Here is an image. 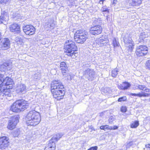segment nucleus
I'll use <instances>...</instances> for the list:
<instances>
[{"label":"nucleus","mask_w":150,"mask_h":150,"mask_svg":"<svg viewBox=\"0 0 150 150\" xmlns=\"http://www.w3.org/2000/svg\"><path fill=\"white\" fill-rule=\"evenodd\" d=\"M51 91L53 97L58 100L63 98L64 91V87L59 81H54L52 82L51 85Z\"/></svg>","instance_id":"obj_1"},{"label":"nucleus","mask_w":150,"mask_h":150,"mask_svg":"<svg viewBox=\"0 0 150 150\" xmlns=\"http://www.w3.org/2000/svg\"><path fill=\"white\" fill-rule=\"evenodd\" d=\"M26 123L28 126H35L38 124L41 120L39 113L35 110L30 111L26 118Z\"/></svg>","instance_id":"obj_2"},{"label":"nucleus","mask_w":150,"mask_h":150,"mask_svg":"<svg viewBox=\"0 0 150 150\" xmlns=\"http://www.w3.org/2000/svg\"><path fill=\"white\" fill-rule=\"evenodd\" d=\"M64 52L68 56L74 58L76 57L75 52L77 51V47L75 43L71 40H68L64 44Z\"/></svg>","instance_id":"obj_3"},{"label":"nucleus","mask_w":150,"mask_h":150,"mask_svg":"<svg viewBox=\"0 0 150 150\" xmlns=\"http://www.w3.org/2000/svg\"><path fill=\"white\" fill-rule=\"evenodd\" d=\"M29 104L27 102L23 99L16 100L11 106V110L13 112H19L27 109Z\"/></svg>","instance_id":"obj_4"},{"label":"nucleus","mask_w":150,"mask_h":150,"mask_svg":"<svg viewBox=\"0 0 150 150\" xmlns=\"http://www.w3.org/2000/svg\"><path fill=\"white\" fill-rule=\"evenodd\" d=\"M12 79L7 77H5L3 74H0V91L5 95H8L7 88L5 86L11 84Z\"/></svg>","instance_id":"obj_5"},{"label":"nucleus","mask_w":150,"mask_h":150,"mask_svg":"<svg viewBox=\"0 0 150 150\" xmlns=\"http://www.w3.org/2000/svg\"><path fill=\"white\" fill-rule=\"evenodd\" d=\"M88 33L82 30H77L74 34V39L79 43H83L88 38Z\"/></svg>","instance_id":"obj_6"},{"label":"nucleus","mask_w":150,"mask_h":150,"mask_svg":"<svg viewBox=\"0 0 150 150\" xmlns=\"http://www.w3.org/2000/svg\"><path fill=\"white\" fill-rule=\"evenodd\" d=\"M123 40L126 46V49L131 52L134 48V42L131 38L127 34L123 37Z\"/></svg>","instance_id":"obj_7"},{"label":"nucleus","mask_w":150,"mask_h":150,"mask_svg":"<svg viewBox=\"0 0 150 150\" xmlns=\"http://www.w3.org/2000/svg\"><path fill=\"white\" fill-rule=\"evenodd\" d=\"M148 51V48L147 47L141 45L137 47L135 53L138 57L143 56L147 54Z\"/></svg>","instance_id":"obj_8"},{"label":"nucleus","mask_w":150,"mask_h":150,"mask_svg":"<svg viewBox=\"0 0 150 150\" xmlns=\"http://www.w3.org/2000/svg\"><path fill=\"white\" fill-rule=\"evenodd\" d=\"M95 72L93 70L87 68L83 72V77L89 80H92L95 76Z\"/></svg>","instance_id":"obj_9"},{"label":"nucleus","mask_w":150,"mask_h":150,"mask_svg":"<svg viewBox=\"0 0 150 150\" xmlns=\"http://www.w3.org/2000/svg\"><path fill=\"white\" fill-rule=\"evenodd\" d=\"M19 117L18 116H14L12 118L11 120L9 121V123L8 126V128L12 130L15 127L17 123L19 122Z\"/></svg>","instance_id":"obj_10"},{"label":"nucleus","mask_w":150,"mask_h":150,"mask_svg":"<svg viewBox=\"0 0 150 150\" xmlns=\"http://www.w3.org/2000/svg\"><path fill=\"white\" fill-rule=\"evenodd\" d=\"M23 30L26 35H31L35 33V28L31 25H27L23 26Z\"/></svg>","instance_id":"obj_11"},{"label":"nucleus","mask_w":150,"mask_h":150,"mask_svg":"<svg viewBox=\"0 0 150 150\" xmlns=\"http://www.w3.org/2000/svg\"><path fill=\"white\" fill-rule=\"evenodd\" d=\"M102 31V28L99 25L92 27L90 30V33L94 35H97L100 34Z\"/></svg>","instance_id":"obj_12"},{"label":"nucleus","mask_w":150,"mask_h":150,"mask_svg":"<svg viewBox=\"0 0 150 150\" xmlns=\"http://www.w3.org/2000/svg\"><path fill=\"white\" fill-rule=\"evenodd\" d=\"M10 42L9 40L7 38H4L2 40L0 45L2 50H6L10 47Z\"/></svg>","instance_id":"obj_13"},{"label":"nucleus","mask_w":150,"mask_h":150,"mask_svg":"<svg viewBox=\"0 0 150 150\" xmlns=\"http://www.w3.org/2000/svg\"><path fill=\"white\" fill-rule=\"evenodd\" d=\"M12 68V63L10 61H7L4 63L0 66V71H5L10 70Z\"/></svg>","instance_id":"obj_14"},{"label":"nucleus","mask_w":150,"mask_h":150,"mask_svg":"<svg viewBox=\"0 0 150 150\" xmlns=\"http://www.w3.org/2000/svg\"><path fill=\"white\" fill-rule=\"evenodd\" d=\"M8 138L6 137H2L0 138V149H4L8 146L9 142Z\"/></svg>","instance_id":"obj_15"},{"label":"nucleus","mask_w":150,"mask_h":150,"mask_svg":"<svg viewBox=\"0 0 150 150\" xmlns=\"http://www.w3.org/2000/svg\"><path fill=\"white\" fill-rule=\"evenodd\" d=\"M10 31L15 33L19 34L21 32L20 27L16 23L11 25L9 27Z\"/></svg>","instance_id":"obj_16"},{"label":"nucleus","mask_w":150,"mask_h":150,"mask_svg":"<svg viewBox=\"0 0 150 150\" xmlns=\"http://www.w3.org/2000/svg\"><path fill=\"white\" fill-rule=\"evenodd\" d=\"M8 13L5 11H2L1 16H0V24L3 23L5 24L6 22L8 20Z\"/></svg>","instance_id":"obj_17"},{"label":"nucleus","mask_w":150,"mask_h":150,"mask_svg":"<svg viewBox=\"0 0 150 150\" xmlns=\"http://www.w3.org/2000/svg\"><path fill=\"white\" fill-rule=\"evenodd\" d=\"M59 68L63 76L66 74V73L68 72V67L64 62H62L60 63Z\"/></svg>","instance_id":"obj_18"},{"label":"nucleus","mask_w":150,"mask_h":150,"mask_svg":"<svg viewBox=\"0 0 150 150\" xmlns=\"http://www.w3.org/2000/svg\"><path fill=\"white\" fill-rule=\"evenodd\" d=\"M52 22V21L51 19L45 21L44 27L47 30H49V29H52L54 28V25Z\"/></svg>","instance_id":"obj_19"},{"label":"nucleus","mask_w":150,"mask_h":150,"mask_svg":"<svg viewBox=\"0 0 150 150\" xmlns=\"http://www.w3.org/2000/svg\"><path fill=\"white\" fill-rule=\"evenodd\" d=\"M130 86L131 85L129 83L125 82L122 83L120 85H119L118 87L119 89L125 90L128 89L130 87Z\"/></svg>","instance_id":"obj_20"},{"label":"nucleus","mask_w":150,"mask_h":150,"mask_svg":"<svg viewBox=\"0 0 150 150\" xmlns=\"http://www.w3.org/2000/svg\"><path fill=\"white\" fill-rule=\"evenodd\" d=\"M63 134L61 133L56 134L54 135L50 140V143L57 141L63 136Z\"/></svg>","instance_id":"obj_21"},{"label":"nucleus","mask_w":150,"mask_h":150,"mask_svg":"<svg viewBox=\"0 0 150 150\" xmlns=\"http://www.w3.org/2000/svg\"><path fill=\"white\" fill-rule=\"evenodd\" d=\"M55 145L54 142L50 143V140L49 142L48 145L45 148L44 150H55Z\"/></svg>","instance_id":"obj_22"},{"label":"nucleus","mask_w":150,"mask_h":150,"mask_svg":"<svg viewBox=\"0 0 150 150\" xmlns=\"http://www.w3.org/2000/svg\"><path fill=\"white\" fill-rule=\"evenodd\" d=\"M142 0H129V5L132 6H138L141 4Z\"/></svg>","instance_id":"obj_23"},{"label":"nucleus","mask_w":150,"mask_h":150,"mask_svg":"<svg viewBox=\"0 0 150 150\" xmlns=\"http://www.w3.org/2000/svg\"><path fill=\"white\" fill-rule=\"evenodd\" d=\"M26 89V86L25 85L23 84H20L18 87L17 91L18 93H23L25 91Z\"/></svg>","instance_id":"obj_24"},{"label":"nucleus","mask_w":150,"mask_h":150,"mask_svg":"<svg viewBox=\"0 0 150 150\" xmlns=\"http://www.w3.org/2000/svg\"><path fill=\"white\" fill-rule=\"evenodd\" d=\"M100 129H101L103 130L104 131L108 130L109 129H112V127L108 125H106L100 126Z\"/></svg>","instance_id":"obj_25"},{"label":"nucleus","mask_w":150,"mask_h":150,"mask_svg":"<svg viewBox=\"0 0 150 150\" xmlns=\"http://www.w3.org/2000/svg\"><path fill=\"white\" fill-rule=\"evenodd\" d=\"M139 122L138 121H135L131 124L130 127L132 128H136L139 125Z\"/></svg>","instance_id":"obj_26"},{"label":"nucleus","mask_w":150,"mask_h":150,"mask_svg":"<svg viewBox=\"0 0 150 150\" xmlns=\"http://www.w3.org/2000/svg\"><path fill=\"white\" fill-rule=\"evenodd\" d=\"M15 41L18 44H21L23 42V40L21 37H17L15 38Z\"/></svg>","instance_id":"obj_27"},{"label":"nucleus","mask_w":150,"mask_h":150,"mask_svg":"<svg viewBox=\"0 0 150 150\" xmlns=\"http://www.w3.org/2000/svg\"><path fill=\"white\" fill-rule=\"evenodd\" d=\"M112 44L114 47L119 46V44L115 38H114L112 40Z\"/></svg>","instance_id":"obj_28"},{"label":"nucleus","mask_w":150,"mask_h":150,"mask_svg":"<svg viewBox=\"0 0 150 150\" xmlns=\"http://www.w3.org/2000/svg\"><path fill=\"white\" fill-rule=\"evenodd\" d=\"M118 71L116 69L112 70V76L114 77H116L118 74Z\"/></svg>","instance_id":"obj_29"},{"label":"nucleus","mask_w":150,"mask_h":150,"mask_svg":"<svg viewBox=\"0 0 150 150\" xmlns=\"http://www.w3.org/2000/svg\"><path fill=\"white\" fill-rule=\"evenodd\" d=\"M105 40L102 38H99L96 41V42L98 44H104L105 42Z\"/></svg>","instance_id":"obj_30"},{"label":"nucleus","mask_w":150,"mask_h":150,"mask_svg":"<svg viewBox=\"0 0 150 150\" xmlns=\"http://www.w3.org/2000/svg\"><path fill=\"white\" fill-rule=\"evenodd\" d=\"M9 0H0V6L4 5L7 4Z\"/></svg>","instance_id":"obj_31"},{"label":"nucleus","mask_w":150,"mask_h":150,"mask_svg":"<svg viewBox=\"0 0 150 150\" xmlns=\"http://www.w3.org/2000/svg\"><path fill=\"white\" fill-rule=\"evenodd\" d=\"M34 79L35 81L39 79L40 78V75L39 73H37L33 76Z\"/></svg>","instance_id":"obj_32"},{"label":"nucleus","mask_w":150,"mask_h":150,"mask_svg":"<svg viewBox=\"0 0 150 150\" xmlns=\"http://www.w3.org/2000/svg\"><path fill=\"white\" fill-rule=\"evenodd\" d=\"M127 99V98L126 96H123L119 98L118 99V101L120 102L124 101H126Z\"/></svg>","instance_id":"obj_33"},{"label":"nucleus","mask_w":150,"mask_h":150,"mask_svg":"<svg viewBox=\"0 0 150 150\" xmlns=\"http://www.w3.org/2000/svg\"><path fill=\"white\" fill-rule=\"evenodd\" d=\"M146 69L150 70V59L146 62Z\"/></svg>","instance_id":"obj_34"},{"label":"nucleus","mask_w":150,"mask_h":150,"mask_svg":"<svg viewBox=\"0 0 150 150\" xmlns=\"http://www.w3.org/2000/svg\"><path fill=\"white\" fill-rule=\"evenodd\" d=\"M137 89H138L140 90H144V88H146V86L145 85H139L137 86Z\"/></svg>","instance_id":"obj_35"},{"label":"nucleus","mask_w":150,"mask_h":150,"mask_svg":"<svg viewBox=\"0 0 150 150\" xmlns=\"http://www.w3.org/2000/svg\"><path fill=\"white\" fill-rule=\"evenodd\" d=\"M127 111V108L126 106H122L121 108V111L123 112H125Z\"/></svg>","instance_id":"obj_36"},{"label":"nucleus","mask_w":150,"mask_h":150,"mask_svg":"<svg viewBox=\"0 0 150 150\" xmlns=\"http://www.w3.org/2000/svg\"><path fill=\"white\" fill-rule=\"evenodd\" d=\"M133 143L132 142H130L127 143L126 145L127 148H129L130 146H132L133 144Z\"/></svg>","instance_id":"obj_37"},{"label":"nucleus","mask_w":150,"mask_h":150,"mask_svg":"<svg viewBox=\"0 0 150 150\" xmlns=\"http://www.w3.org/2000/svg\"><path fill=\"white\" fill-rule=\"evenodd\" d=\"M101 10L103 12H107L108 13L109 12V9L105 7H103L102 8Z\"/></svg>","instance_id":"obj_38"},{"label":"nucleus","mask_w":150,"mask_h":150,"mask_svg":"<svg viewBox=\"0 0 150 150\" xmlns=\"http://www.w3.org/2000/svg\"><path fill=\"white\" fill-rule=\"evenodd\" d=\"M150 95V94L142 92V96L143 97H148Z\"/></svg>","instance_id":"obj_39"},{"label":"nucleus","mask_w":150,"mask_h":150,"mask_svg":"<svg viewBox=\"0 0 150 150\" xmlns=\"http://www.w3.org/2000/svg\"><path fill=\"white\" fill-rule=\"evenodd\" d=\"M69 2L71 5H74L75 4V1L76 0H67Z\"/></svg>","instance_id":"obj_40"},{"label":"nucleus","mask_w":150,"mask_h":150,"mask_svg":"<svg viewBox=\"0 0 150 150\" xmlns=\"http://www.w3.org/2000/svg\"><path fill=\"white\" fill-rule=\"evenodd\" d=\"M98 149L97 146H94L90 148L88 150H97Z\"/></svg>","instance_id":"obj_41"},{"label":"nucleus","mask_w":150,"mask_h":150,"mask_svg":"<svg viewBox=\"0 0 150 150\" xmlns=\"http://www.w3.org/2000/svg\"><path fill=\"white\" fill-rule=\"evenodd\" d=\"M114 120V118L113 116H110L109 118V121L110 123H112Z\"/></svg>","instance_id":"obj_42"},{"label":"nucleus","mask_w":150,"mask_h":150,"mask_svg":"<svg viewBox=\"0 0 150 150\" xmlns=\"http://www.w3.org/2000/svg\"><path fill=\"white\" fill-rule=\"evenodd\" d=\"M144 90L146 92H149L150 91V89H149L148 88L146 87Z\"/></svg>","instance_id":"obj_43"},{"label":"nucleus","mask_w":150,"mask_h":150,"mask_svg":"<svg viewBox=\"0 0 150 150\" xmlns=\"http://www.w3.org/2000/svg\"><path fill=\"white\" fill-rule=\"evenodd\" d=\"M137 96H138V97H143L142 92L141 93H139L137 94Z\"/></svg>","instance_id":"obj_44"},{"label":"nucleus","mask_w":150,"mask_h":150,"mask_svg":"<svg viewBox=\"0 0 150 150\" xmlns=\"http://www.w3.org/2000/svg\"><path fill=\"white\" fill-rule=\"evenodd\" d=\"M112 128V129L113 130H115V129H117L118 128V127L117 126H114L113 127V128Z\"/></svg>","instance_id":"obj_45"},{"label":"nucleus","mask_w":150,"mask_h":150,"mask_svg":"<svg viewBox=\"0 0 150 150\" xmlns=\"http://www.w3.org/2000/svg\"><path fill=\"white\" fill-rule=\"evenodd\" d=\"M145 146L146 148H150V144L146 145Z\"/></svg>","instance_id":"obj_46"},{"label":"nucleus","mask_w":150,"mask_h":150,"mask_svg":"<svg viewBox=\"0 0 150 150\" xmlns=\"http://www.w3.org/2000/svg\"><path fill=\"white\" fill-rule=\"evenodd\" d=\"M130 95H132V96H137V94L131 93L130 94Z\"/></svg>","instance_id":"obj_47"},{"label":"nucleus","mask_w":150,"mask_h":150,"mask_svg":"<svg viewBox=\"0 0 150 150\" xmlns=\"http://www.w3.org/2000/svg\"><path fill=\"white\" fill-rule=\"evenodd\" d=\"M105 111H104L103 112H102L101 113H100V116H102L103 115V114L105 113Z\"/></svg>","instance_id":"obj_48"},{"label":"nucleus","mask_w":150,"mask_h":150,"mask_svg":"<svg viewBox=\"0 0 150 150\" xmlns=\"http://www.w3.org/2000/svg\"><path fill=\"white\" fill-rule=\"evenodd\" d=\"M105 1V0H100V1H99V3H100V4H101V2H102V4H103V1Z\"/></svg>","instance_id":"obj_49"},{"label":"nucleus","mask_w":150,"mask_h":150,"mask_svg":"<svg viewBox=\"0 0 150 150\" xmlns=\"http://www.w3.org/2000/svg\"><path fill=\"white\" fill-rule=\"evenodd\" d=\"M116 2H117V1L116 0H114L113 1V4H116Z\"/></svg>","instance_id":"obj_50"},{"label":"nucleus","mask_w":150,"mask_h":150,"mask_svg":"<svg viewBox=\"0 0 150 150\" xmlns=\"http://www.w3.org/2000/svg\"><path fill=\"white\" fill-rule=\"evenodd\" d=\"M2 38V36L1 33L0 32V40Z\"/></svg>","instance_id":"obj_51"},{"label":"nucleus","mask_w":150,"mask_h":150,"mask_svg":"<svg viewBox=\"0 0 150 150\" xmlns=\"http://www.w3.org/2000/svg\"><path fill=\"white\" fill-rule=\"evenodd\" d=\"M86 66L87 67H88L89 66V65L88 64H85Z\"/></svg>","instance_id":"obj_52"},{"label":"nucleus","mask_w":150,"mask_h":150,"mask_svg":"<svg viewBox=\"0 0 150 150\" xmlns=\"http://www.w3.org/2000/svg\"><path fill=\"white\" fill-rule=\"evenodd\" d=\"M149 101L150 102V98L149 99Z\"/></svg>","instance_id":"obj_53"}]
</instances>
